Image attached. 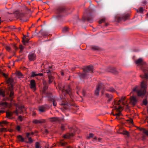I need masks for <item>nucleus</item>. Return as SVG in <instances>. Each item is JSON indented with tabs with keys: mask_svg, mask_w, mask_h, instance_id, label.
<instances>
[{
	"mask_svg": "<svg viewBox=\"0 0 148 148\" xmlns=\"http://www.w3.org/2000/svg\"><path fill=\"white\" fill-rule=\"evenodd\" d=\"M136 63L140 67L141 69L144 72V75H141L140 77L142 78L145 79L142 81L140 88L138 86H136L133 88L132 92H136L138 96H143L146 93V90L147 88V79H148V67L141 58L137 60Z\"/></svg>",
	"mask_w": 148,
	"mask_h": 148,
	"instance_id": "obj_1",
	"label": "nucleus"
},
{
	"mask_svg": "<svg viewBox=\"0 0 148 148\" xmlns=\"http://www.w3.org/2000/svg\"><path fill=\"white\" fill-rule=\"evenodd\" d=\"M7 82L8 84L9 87L6 89V92L8 97V100L11 101L12 100L14 96V92H13V84L14 83L13 79L11 78H9L7 80Z\"/></svg>",
	"mask_w": 148,
	"mask_h": 148,
	"instance_id": "obj_2",
	"label": "nucleus"
},
{
	"mask_svg": "<svg viewBox=\"0 0 148 148\" xmlns=\"http://www.w3.org/2000/svg\"><path fill=\"white\" fill-rule=\"evenodd\" d=\"M83 73H78V75L80 78L87 77L89 75L88 73L93 72V67L92 66H89L83 69Z\"/></svg>",
	"mask_w": 148,
	"mask_h": 148,
	"instance_id": "obj_3",
	"label": "nucleus"
},
{
	"mask_svg": "<svg viewBox=\"0 0 148 148\" xmlns=\"http://www.w3.org/2000/svg\"><path fill=\"white\" fill-rule=\"evenodd\" d=\"M59 88L63 94L65 95V94H68L71 98V100H72V95H71V89L69 86L67 85L62 87H59Z\"/></svg>",
	"mask_w": 148,
	"mask_h": 148,
	"instance_id": "obj_4",
	"label": "nucleus"
},
{
	"mask_svg": "<svg viewBox=\"0 0 148 148\" xmlns=\"http://www.w3.org/2000/svg\"><path fill=\"white\" fill-rule=\"evenodd\" d=\"M65 9L64 8L62 7H59L57 9L56 11V18L58 20H60L62 18V14L63 13Z\"/></svg>",
	"mask_w": 148,
	"mask_h": 148,
	"instance_id": "obj_5",
	"label": "nucleus"
},
{
	"mask_svg": "<svg viewBox=\"0 0 148 148\" xmlns=\"http://www.w3.org/2000/svg\"><path fill=\"white\" fill-rule=\"evenodd\" d=\"M104 89L105 87L104 85L102 84H100L97 88V89L95 91V94L97 96H98L99 95V90L101 89V93L102 95H103Z\"/></svg>",
	"mask_w": 148,
	"mask_h": 148,
	"instance_id": "obj_6",
	"label": "nucleus"
},
{
	"mask_svg": "<svg viewBox=\"0 0 148 148\" xmlns=\"http://www.w3.org/2000/svg\"><path fill=\"white\" fill-rule=\"evenodd\" d=\"M16 108L18 107L19 109V110H18L16 108V110L13 112H9L10 114H11V116L13 113H15L17 115H18L19 113L21 114L23 112L24 110H25L23 106H19L16 105Z\"/></svg>",
	"mask_w": 148,
	"mask_h": 148,
	"instance_id": "obj_7",
	"label": "nucleus"
},
{
	"mask_svg": "<svg viewBox=\"0 0 148 148\" xmlns=\"http://www.w3.org/2000/svg\"><path fill=\"white\" fill-rule=\"evenodd\" d=\"M128 17L127 15H123L120 16H116L115 17L116 20L117 22H119L122 21H125L127 19Z\"/></svg>",
	"mask_w": 148,
	"mask_h": 148,
	"instance_id": "obj_8",
	"label": "nucleus"
},
{
	"mask_svg": "<svg viewBox=\"0 0 148 148\" xmlns=\"http://www.w3.org/2000/svg\"><path fill=\"white\" fill-rule=\"evenodd\" d=\"M48 97V100L49 102H52L54 106H56V102L53 97L52 96L51 94H48L47 95Z\"/></svg>",
	"mask_w": 148,
	"mask_h": 148,
	"instance_id": "obj_9",
	"label": "nucleus"
},
{
	"mask_svg": "<svg viewBox=\"0 0 148 148\" xmlns=\"http://www.w3.org/2000/svg\"><path fill=\"white\" fill-rule=\"evenodd\" d=\"M50 120L51 122H58L60 123L63 121L64 118L59 117H52L49 119Z\"/></svg>",
	"mask_w": 148,
	"mask_h": 148,
	"instance_id": "obj_10",
	"label": "nucleus"
},
{
	"mask_svg": "<svg viewBox=\"0 0 148 148\" xmlns=\"http://www.w3.org/2000/svg\"><path fill=\"white\" fill-rule=\"evenodd\" d=\"M28 58L31 61H34L36 58V55L34 53H30L28 56Z\"/></svg>",
	"mask_w": 148,
	"mask_h": 148,
	"instance_id": "obj_11",
	"label": "nucleus"
},
{
	"mask_svg": "<svg viewBox=\"0 0 148 148\" xmlns=\"http://www.w3.org/2000/svg\"><path fill=\"white\" fill-rule=\"evenodd\" d=\"M137 100L136 97L132 96L130 97V103L133 105H135L137 102Z\"/></svg>",
	"mask_w": 148,
	"mask_h": 148,
	"instance_id": "obj_12",
	"label": "nucleus"
},
{
	"mask_svg": "<svg viewBox=\"0 0 148 148\" xmlns=\"http://www.w3.org/2000/svg\"><path fill=\"white\" fill-rule=\"evenodd\" d=\"M105 96L107 98V103H109L113 99V96L112 95L108 93H106Z\"/></svg>",
	"mask_w": 148,
	"mask_h": 148,
	"instance_id": "obj_13",
	"label": "nucleus"
},
{
	"mask_svg": "<svg viewBox=\"0 0 148 148\" xmlns=\"http://www.w3.org/2000/svg\"><path fill=\"white\" fill-rule=\"evenodd\" d=\"M45 120L44 119H41L40 120L34 119L33 120V123L35 124H41L45 123Z\"/></svg>",
	"mask_w": 148,
	"mask_h": 148,
	"instance_id": "obj_14",
	"label": "nucleus"
},
{
	"mask_svg": "<svg viewBox=\"0 0 148 148\" xmlns=\"http://www.w3.org/2000/svg\"><path fill=\"white\" fill-rule=\"evenodd\" d=\"M14 14L18 18H22L24 16L23 13L19 12H16L14 13Z\"/></svg>",
	"mask_w": 148,
	"mask_h": 148,
	"instance_id": "obj_15",
	"label": "nucleus"
},
{
	"mask_svg": "<svg viewBox=\"0 0 148 148\" xmlns=\"http://www.w3.org/2000/svg\"><path fill=\"white\" fill-rule=\"evenodd\" d=\"M125 99V98L124 97L123 98L122 97L121 99L119 100L118 101H117L116 100H114V103L115 105H119L120 104L119 102L122 101V104L123 105H125V103L123 101H124Z\"/></svg>",
	"mask_w": 148,
	"mask_h": 148,
	"instance_id": "obj_16",
	"label": "nucleus"
},
{
	"mask_svg": "<svg viewBox=\"0 0 148 148\" xmlns=\"http://www.w3.org/2000/svg\"><path fill=\"white\" fill-rule=\"evenodd\" d=\"M62 105H67L68 107L70 106H74V104L71 100H69L68 102L66 101L64 103H62Z\"/></svg>",
	"mask_w": 148,
	"mask_h": 148,
	"instance_id": "obj_17",
	"label": "nucleus"
},
{
	"mask_svg": "<svg viewBox=\"0 0 148 148\" xmlns=\"http://www.w3.org/2000/svg\"><path fill=\"white\" fill-rule=\"evenodd\" d=\"M31 88L35 89L36 88V84L34 80H31L30 81Z\"/></svg>",
	"mask_w": 148,
	"mask_h": 148,
	"instance_id": "obj_18",
	"label": "nucleus"
},
{
	"mask_svg": "<svg viewBox=\"0 0 148 148\" xmlns=\"http://www.w3.org/2000/svg\"><path fill=\"white\" fill-rule=\"evenodd\" d=\"M74 136V134L72 133H67L64 134L63 136V137L65 138H69L71 137H73Z\"/></svg>",
	"mask_w": 148,
	"mask_h": 148,
	"instance_id": "obj_19",
	"label": "nucleus"
},
{
	"mask_svg": "<svg viewBox=\"0 0 148 148\" xmlns=\"http://www.w3.org/2000/svg\"><path fill=\"white\" fill-rule=\"evenodd\" d=\"M39 33L43 36H47L48 34V32L45 31H42V29H41L39 32Z\"/></svg>",
	"mask_w": 148,
	"mask_h": 148,
	"instance_id": "obj_20",
	"label": "nucleus"
},
{
	"mask_svg": "<svg viewBox=\"0 0 148 148\" xmlns=\"http://www.w3.org/2000/svg\"><path fill=\"white\" fill-rule=\"evenodd\" d=\"M53 70L54 69H53L52 66H49L47 70H46L47 73L48 74H50L53 71Z\"/></svg>",
	"mask_w": 148,
	"mask_h": 148,
	"instance_id": "obj_21",
	"label": "nucleus"
},
{
	"mask_svg": "<svg viewBox=\"0 0 148 148\" xmlns=\"http://www.w3.org/2000/svg\"><path fill=\"white\" fill-rule=\"evenodd\" d=\"M46 107L45 106H42L39 108V110L41 112H43L45 111Z\"/></svg>",
	"mask_w": 148,
	"mask_h": 148,
	"instance_id": "obj_22",
	"label": "nucleus"
},
{
	"mask_svg": "<svg viewBox=\"0 0 148 148\" xmlns=\"http://www.w3.org/2000/svg\"><path fill=\"white\" fill-rule=\"evenodd\" d=\"M110 71L114 74H116L117 73V71L116 69L114 67H111L110 68Z\"/></svg>",
	"mask_w": 148,
	"mask_h": 148,
	"instance_id": "obj_23",
	"label": "nucleus"
},
{
	"mask_svg": "<svg viewBox=\"0 0 148 148\" xmlns=\"http://www.w3.org/2000/svg\"><path fill=\"white\" fill-rule=\"evenodd\" d=\"M48 75V78L49 79V83L50 84L53 81V77L50 74Z\"/></svg>",
	"mask_w": 148,
	"mask_h": 148,
	"instance_id": "obj_24",
	"label": "nucleus"
},
{
	"mask_svg": "<svg viewBox=\"0 0 148 148\" xmlns=\"http://www.w3.org/2000/svg\"><path fill=\"white\" fill-rule=\"evenodd\" d=\"M59 144L62 146H65L67 144V143L64 141L63 140H61L60 141Z\"/></svg>",
	"mask_w": 148,
	"mask_h": 148,
	"instance_id": "obj_25",
	"label": "nucleus"
},
{
	"mask_svg": "<svg viewBox=\"0 0 148 148\" xmlns=\"http://www.w3.org/2000/svg\"><path fill=\"white\" fill-rule=\"evenodd\" d=\"M83 20L84 21L86 20L88 21L90 23H92L93 21L92 18L90 17H87L86 18H84Z\"/></svg>",
	"mask_w": 148,
	"mask_h": 148,
	"instance_id": "obj_26",
	"label": "nucleus"
},
{
	"mask_svg": "<svg viewBox=\"0 0 148 148\" xmlns=\"http://www.w3.org/2000/svg\"><path fill=\"white\" fill-rule=\"evenodd\" d=\"M17 138L21 142H25V140L24 139L22 136L21 135H18L17 137Z\"/></svg>",
	"mask_w": 148,
	"mask_h": 148,
	"instance_id": "obj_27",
	"label": "nucleus"
},
{
	"mask_svg": "<svg viewBox=\"0 0 148 148\" xmlns=\"http://www.w3.org/2000/svg\"><path fill=\"white\" fill-rule=\"evenodd\" d=\"M92 48L93 50L95 51H99L100 49L99 47L95 46H92Z\"/></svg>",
	"mask_w": 148,
	"mask_h": 148,
	"instance_id": "obj_28",
	"label": "nucleus"
},
{
	"mask_svg": "<svg viewBox=\"0 0 148 148\" xmlns=\"http://www.w3.org/2000/svg\"><path fill=\"white\" fill-rule=\"evenodd\" d=\"M136 10L138 12L142 13L143 11L144 10L143 7H141L139 8L138 10Z\"/></svg>",
	"mask_w": 148,
	"mask_h": 148,
	"instance_id": "obj_29",
	"label": "nucleus"
},
{
	"mask_svg": "<svg viewBox=\"0 0 148 148\" xmlns=\"http://www.w3.org/2000/svg\"><path fill=\"white\" fill-rule=\"evenodd\" d=\"M16 74L19 78L22 77L23 76V75L21 74V72L19 71H17L16 73Z\"/></svg>",
	"mask_w": 148,
	"mask_h": 148,
	"instance_id": "obj_30",
	"label": "nucleus"
},
{
	"mask_svg": "<svg viewBox=\"0 0 148 148\" xmlns=\"http://www.w3.org/2000/svg\"><path fill=\"white\" fill-rule=\"evenodd\" d=\"M29 40V39H27L26 38L25 39H23L22 40V42L23 43V44L24 45H25L26 43L28 42Z\"/></svg>",
	"mask_w": 148,
	"mask_h": 148,
	"instance_id": "obj_31",
	"label": "nucleus"
},
{
	"mask_svg": "<svg viewBox=\"0 0 148 148\" xmlns=\"http://www.w3.org/2000/svg\"><path fill=\"white\" fill-rule=\"evenodd\" d=\"M28 139V141H27L26 140L25 141V142L26 143H32L33 142V140L30 137H29L28 138H27Z\"/></svg>",
	"mask_w": 148,
	"mask_h": 148,
	"instance_id": "obj_32",
	"label": "nucleus"
},
{
	"mask_svg": "<svg viewBox=\"0 0 148 148\" xmlns=\"http://www.w3.org/2000/svg\"><path fill=\"white\" fill-rule=\"evenodd\" d=\"M5 95L4 91L2 90H0V95L2 96L3 97H5Z\"/></svg>",
	"mask_w": 148,
	"mask_h": 148,
	"instance_id": "obj_33",
	"label": "nucleus"
},
{
	"mask_svg": "<svg viewBox=\"0 0 148 148\" xmlns=\"http://www.w3.org/2000/svg\"><path fill=\"white\" fill-rule=\"evenodd\" d=\"M35 148H40V143L38 142H36L35 144Z\"/></svg>",
	"mask_w": 148,
	"mask_h": 148,
	"instance_id": "obj_34",
	"label": "nucleus"
},
{
	"mask_svg": "<svg viewBox=\"0 0 148 148\" xmlns=\"http://www.w3.org/2000/svg\"><path fill=\"white\" fill-rule=\"evenodd\" d=\"M118 113H117L115 114H113V115L114 116H116V119H119L117 116H119L121 115V112L120 111H119Z\"/></svg>",
	"mask_w": 148,
	"mask_h": 148,
	"instance_id": "obj_35",
	"label": "nucleus"
},
{
	"mask_svg": "<svg viewBox=\"0 0 148 148\" xmlns=\"http://www.w3.org/2000/svg\"><path fill=\"white\" fill-rule=\"evenodd\" d=\"M143 104L145 106H146L148 103V102L146 99H144L143 101Z\"/></svg>",
	"mask_w": 148,
	"mask_h": 148,
	"instance_id": "obj_36",
	"label": "nucleus"
},
{
	"mask_svg": "<svg viewBox=\"0 0 148 148\" xmlns=\"http://www.w3.org/2000/svg\"><path fill=\"white\" fill-rule=\"evenodd\" d=\"M107 90L111 92H114L115 91V90L112 87L110 88Z\"/></svg>",
	"mask_w": 148,
	"mask_h": 148,
	"instance_id": "obj_37",
	"label": "nucleus"
},
{
	"mask_svg": "<svg viewBox=\"0 0 148 148\" xmlns=\"http://www.w3.org/2000/svg\"><path fill=\"white\" fill-rule=\"evenodd\" d=\"M65 127L64 125L63 124H61L60 126L61 130L62 131H63L65 130Z\"/></svg>",
	"mask_w": 148,
	"mask_h": 148,
	"instance_id": "obj_38",
	"label": "nucleus"
},
{
	"mask_svg": "<svg viewBox=\"0 0 148 148\" xmlns=\"http://www.w3.org/2000/svg\"><path fill=\"white\" fill-rule=\"evenodd\" d=\"M8 123L5 121H3L2 122H0V125H1V127H3V126L1 125V124H4L5 125H7Z\"/></svg>",
	"mask_w": 148,
	"mask_h": 148,
	"instance_id": "obj_39",
	"label": "nucleus"
},
{
	"mask_svg": "<svg viewBox=\"0 0 148 148\" xmlns=\"http://www.w3.org/2000/svg\"><path fill=\"white\" fill-rule=\"evenodd\" d=\"M122 134L124 135H125L127 136V137L129 136V133L127 131H124Z\"/></svg>",
	"mask_w": 148,
	"mask_h": 148,
	"instance_id": "obj_40",
	"label": "nucleus"
},
{
	"mask_svg": "<svg viewBox=\"0 0 148 148\" xmlns=\"http://www.w3.org/2000/svg\"><path fill=\"white\" fill-rule=\"evenodd\" d=\"M121 108V107L119 106L118 107H115L114 109H115L117 111H120L119 110H120Z\"/></svg>",
	"mask_w": 148,
	"mask_h": 148,
	"instance_id": "obj_41",
	"label": "nucleus"
},
{
	"mask_svg": "<svg viewBox=\"0 0 148 148\" xmlns=\"http://www.w3.org/2000/svg\"><path fill=\"white\" fill-rule=\"evenodd\" d=\"M68 30V28L67 27H65L62 30V31L64 32H67Z\"/></svg>",
	"mask_w": 148,
	"mask_h": 148,
	"instance_id": "obj_42",
	"label": "nucleus"
},
{
	"mask_svg": "<svg viewBox=\"0 0 148 148\" xmlns=\"http://www.w3.org/2000/svg\"><path fill=\"white\" fill-rule=\"evenodd\" d=\"M127 121L131 124L133 123V121L132 119H129L127 120Z\"/></svg>",
	"mask_w": 148,
	"mask_h": 148,
	"instance_id": "obj_43",
	"label": "nucleus"
},
{
	"mask_svg": "<svg viewBox=\"0 0 148 148\" xmlns=\"http://www.w3.org/2000/svg\"><path fill=\"white\" fill-rule=\"evenodd\" d=\"M9 28L12 30H14V29L16 30V28L14 26H11L9 27Z\"/></svg>",
	"mask_w": 148,
	"mask_h": 148,
	"instance_id": "obj_44",
	"label": "nucleus"
},
{
	"mask_svg": "<svg viewBox=\"0 0 148 148\" xmlns=\"http://www.w3.org/2000/svg\"><path fill=\"white\" fill-rule=\"evenodd\" d=\"M143 133L145 134L146 135L148 136V131H147V130L145 129H143Z\"/></svg>",
	"mask_w": 148,
	"mask_h": 148,
	"instance_id": "obj_45",
	"label": "nucleus"
},
{
	"mask_svg": "<svg viewBox=\"0 0 148 148\" xmlns=\"http://www.w3.org/2000/svg\"><path fill=\"white\" fill-rule=\"evenodd\" d=\"M95 1L97 2L98 5H101L103 4L101 2V1H98L97 0H95Z\"/></svg>",
	"mask_w": 148,
	"mask_h": 148,
	"instance_id": "obj_46",
	"label": "nucleus"
},
{
	"mask_svg": "<svg viewBox=\"0 0 148 148\" xmlns=\"http://www.w3.org/2000/svg\"><path fill=\"white\" fill-rule=\"evenodd\" d=\"M94 136V134L92 133H90L89 134V136L87 137V139H89L90 138H92Z\"/></svg>",
	"mask_w": 148,
	"mask_h": 148,
	"instance_id": "obj_47",
	"label": "nucleus"
},
{
	"mask_svg": "<svg viewBox=\"0 0 148 148\" xmlns=\"http://www.w3.org/2000/svg\"><path fill=\"white\" fill-rule=\"evenodd\" d=\"M37 76V74H35V73L34 72H32V73L31 77H34Z\"/></svg>",
	"mask_w": 148,
	"mask_h": 148,
	"instance_id": "obj_48",
	"label": "nucleus"
},
{
	"mask_svg": "<svg viewBox=\"0 0 148 148\" xmlns=\"http://www.w3.org/2000/svg\"><path fill=\"white\" fill-rule=\"evenodd\" d=\"M48 87L46 86H44V88H43V90H44V92L45 93V91L47 89Z\"/></svg>",
	"mask_w": 148,
	"mask_h": 148,
	"instance_id": "obj_49",
	"label": "nucleus"
},
{
	"mask_svg": "<svg viewBox=\"0 0 148 148\" xmlns=\"http://www.w3.org/2000/svg\"><path fill=\"white\" fill-rule=\"evenodd\" d=\"M18 119L21 121H22L23 120V118L21 116H19L18 117Z\"/></svg>",
	"mask_w": 148,
	"mask_h": 148,
	"instance_id": "obj_50",
	"label": "nucleus"
},
{
	"mask_svg": "<svg viewBox=\"0 0 148 148\" xmlns=\"http://www.w3.org/2000/svg\"><path fill=\"white\" fill-rule=\"evenodd\" d=\"M21 127L19 125H17L16 127V129L18 131H20Z\"/></svg>",
	"mask_w": 148,
	"mask_h": 148,
	"instance_id": "obj_51",
	"label": "nucleus"
},
{
	"mask_svg": "<svg viewBox=\"0 0 148 148\" xmlns=\"http://www.w3.org/2000/svg\"><path fill=\"white\" fill-rule=\"evenodd\" d=\"M19 48L21 50V51H22L24 47L22 45H20L19 46Z\"/></svg>",
	"mask_w": 148,
	"mask_h": 148,
	"instance_id": "obj_52",
	"label": "nucleus"
},
{
	"mask_svg": "<svg viewBox=\"0 0 148 148\" xmlns=\"http://www.w3.org/2000/svg\"><path fill=\"white\" fill-rule=\"evenodd\" d=\"M6 116L7 117H10L11 114L9 112H6Z\"/></svg>",
	"mask_w": 148,
	"mask_h": 148,
	"instance_id": "obj_53",
	"label": "nucleus"
},
{
	"mask_svg": "<svg viewBox=\"0 0 148 148\" xmlns=\"http://www.w3.org/2000/svg\"><path fill=\"white\" fill-rule=\"evenodd\" d=\"M104 19H101V20L99 21V24H101L102 22H104Z\"/></svg>",
	"mask_w": 148,
	"mask_h": 148,
	"instance_id": "obj_54",
	"label": "nucleus"
},
{
	"mask_svg": "<svg viewBox=\"0 0 148 148\" xmlns=\"http://www.w3.org/2000/svg\"><path fill=\"white\" fill-rule=\"evenodd\" d=\"M86 13H87L88 12L90 14L91 13V11L89 9H87L86 11Z\"/></svg>",
	"mask_w": 148,
	"mask_h": 148,
	"instance_id": "obj_55",
	"label": "nucleus"
},
{
	"mask_svg": "<svg viewBox=\"0 0 148 148\" xmlns=\"http://www.w3.org/2000/svg\"><path fill=\"white\" fill-rule=\"evenodd\" d=\"M30 135V133H27L26 134V136L27 138H28L29 137V135Z\"/></svg>",
	"mask_w": 148,
	"mask_h": 148,
	"instance_id": "obj_56",
	"label": "nucleus"
},
{
	"mask_svg": "<svg viewBox=\"0 0 148 148\" xmlns=\"http://www.w3.org/2000/svg\"><path fill=\"white\" fill-rule=\"evenodd\" d=\"M1 105L4 106H6L7 103L5 102H3L1 104Z\"/></svg>",
	"mask_w": 148,
	"mask_h": 148,
	"instance_id": "obj_57",
	"label": "nucleus"
},
{
	"mask_svg": "<svg viewBox=\"0 0 148 148\" xmlns=\"http://www.w3.org/2000/svg\"><path fill=\"white\" fill-rule=\"evenodd\" d=\"M44 132L45 133L47 134L49 132L47 129H46L44 130Z\"/></svg>",
	"mask_w": 148,
	"mask_h": 148,
	"instance_id": "obj_58",
	"label": "nucleus"
},
{
	"mask_svg": "<svg viewBox=\"0 0 148 148\" xmlns=\"http://www.w3.org/2000/svg\"><path fill=\"white\" fill-rule=\"evenodd\" d=\"M13 48L16 50V49H17L18 48L16 47V46L15 45H13Z\"/></svg>",
	"mask_w": 148,
	"mask_h": 148,
	"instance_id": "obj_59",
	"label": "nucleus"
},
{
	"mask_svg": "<svg viewBox=\"0 0 148 148\" xmlns=\"http://www.w3.org/2000/svg\"><path fill=\"white\" fill-rule=\"evenodd\" d=\"M43 75V74L42 73H38L37 74V76H42Z\"/></svg>",
	"mask_w": 148,
	"mask_h": 148,
	"instance_id": "obj_60",
	"label": "nucleus"
},
{
	"mask_svg": "<svg viewBox=\"0 0 148 148\" xmlns=\"http://www.w3.org/2000/svg\"><path fill=\"white\" fill-rule=\"evenodd\" d=\"M5 130V128H0V132H3Z\"/></svg>",
	"mask_w": 148,
	"mask_h": 148,
	"instance_id": "obj_61",
	"label": "nucleus"
},
{
	"mask_svg": "<svg viewBox=\"0 0 148 148\" xmlns=\"http://www.w3.org/2000/svg\"><path fill=\"white\" fill-rule=\"evenodd\" d=\"M6 49L7 50L9 51L10 50V48L9 47H6Z\"/></svg>",
	"mask_w": 148,
	"mask_h": 148,
	"instance_id": "obj_62",
	"label": "nucleus"
},
{
	"mask_svg": "<svg viewBox=\"0 0 148 148\" xmlns=\"http://www.w3.org/2000/svg\"><path fill=\"white\" fill-rule=\"evenodd\" d=\"M21 29V28L20 27H19L18 28H16V30H17L18 31H20Z\"/></svg>",
	"mask_w": 148,
	"mask_h": 148,
	"instance_id": "obj_63",
	"label": "nucleus"
},
{
	"mask_svg": "<svg viewBox=\"0 0 148 148\" xmlns=\"http://www.w3.org/2000/svg\"><path fill=\"white\" fill-rule=\"evenodd\" d=\"M146 120L148 123V116H147L146 117Z\"/></svg>",
	"mask_w": 148,
	"mask_h": 148,
	"instance_id": "obj_64",
	"label": "nucleus"
}]
</instances>
